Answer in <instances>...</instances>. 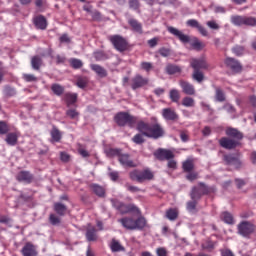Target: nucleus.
I'll list each match as a JSON object with an SVG mask.
<instances>
[{
    "mask_svg": "<svg viewBox=\"0 0 256 256\" xmlns=\"http://www.w3.org/2000/svg\"><path fill=\"white\" fill-rule=\"evenodd\" d=\"M136 129L139 133H142L144 137H148L149 139H160V137L165 135V130H163V127H161L159 123L151 125L140 120L137 123Z\"/></svg>",
    "mask_w": 256,
    "mask_h": 256,
    "instance_id": "1",
    "label": "nucleus"
},
{
    "mask_svg": "<svg viewBox=\"0 0 256 256\" xmlns=\"http://www.w3.org/2000/svg\"><path fill=\"white\" fill-rule=\"evenodd\" d=\"M118 222L121 223L124 229H128L129 231L145 229V226L147 225L145 217H139L136 220L131 217H124L119 219Z\"/></svg>",
    "mask_w": 256,
    "mask_h": 256,
    "instance_id": "2",
    "label": "nucleus"
},
{
    "mask_svg": "<svg viewBox=\"0 0 256 256\" xmlns=\"http://www.w3.org/2000/svg\"><path fill=\"white\" fill-rule=\"evenodd\" d=\"M114 121L119 127H125L128 125V127H135V125L139 122H137V117L129 114L128 112H118L114 116Z\"/></svg>",
    "mask_w": 256,
    "mask_h": 256,
    "instance_id": "3",
    "label": "nucleus"
},
{
    "mask_svg": "<svg viewBox=\"0 0 256 256\" xmlns=\"http://www.w3.org/2000/svg\"><path fill=\"white\" fill-rule=\"evenodd\" d=\"M110 202L114 209L118 210L121 215H127V213H133L137 211V206L134 204H125L117 199H110Z\"/></svg>",
    "mask_w": 256,
    "mask_h": 256,
    "instance_id": "4",
    "label": "nucleus"
},
{
    "mask_svg": "<svg viewBox=\"0 0 256 256\" xmlns=\"http://www.w3.org/2000/svg\"><path fill=\"white\" fill-rule=\"evenodd\" d=\"M109 41L114 45L117 51L123 52L127 49V40L120 35L110 36Z\"/></svg>",
    "mask_w": 256,
    "mask_h": 256,
    "instance_id": "5",
    "label": "nucleus"
},
{
    "mask_svg": "<svg viewBox=\"0 0 256 256\" xmlns=\"http://www.w3.org/2000/svg\"><path fill=\"white\" fill-rule=\"evenodd\" d=\"M255 231V225L250 222L243 221L238 225V233L242 237H249Z\"/></svg>",
    "mask_w": 256,
    "mask_h": 256,
    "instance_id": "6",
    "label": "nucleus"
},
{
    "mask_svg": "<svg viewBox=\"0 0 256 256\" xmlns=\"http://www.w3.org/2000/svg\"><path fill=\"white\" fill-rule=\"evenodd\" d=\"M145 85H149V79L143 77L141 74H137L131 79V89H133V91H137V89H141V87H145Z\"/></svg>",
    "mask_w": 256,
    "mask_h": 256,
    "instance_id": "7",
    "label": "nucleus"
},
{
    "mask_svg": "<svg viewBox=\"0 0 256 256\" xmlns=\"http://www.w3.org/2000/svg\"><path fill=\"white\" fill-rule=\"evenodd\" d=\"M154 156L158 161H169L170 159L175 158V154L171 150L159 148L156 152H154Z\"/></svg>",
    "mask_w": 256,
    "mask_h": 256,
    "instance_id": "8",
    "label": "nucleus"
},
{
    "mask_svg": "<svg viewBox=\"0 0 256 256\" xmlns=\"http://www.w3.org/2000/svg\"><path fill=\"white\" fill-rule=\"evenodd\" d=\"M219 145L223 147V149H236V147H239V145H241V142L237 141V140H233V138H229V137H222L219 140Z\"/></svg>",
    "mask_w": 256,
    "mask_h": 256,
    "instance_id": "9",
    "label": "nucleus"
},
{
    "mask_svg": "<svg viewBox=\"0 0 256 256\" xmlns=\"http://www.w3.org/2000/svg\"><path fill=\"white\" fill-rule=\"evenodd\" d=\"M225 65L231 69L234 73H241L243 71V66L235 58L228 57L225 59Z\"/></svg>",
    "mask_w": 256,
    "mask_h": 256,
    "instance_id": "10",
    "label": "nucleus"
},
{
    "mask_svg": "<svg viewBox=\"0 0 256 256\" xmlns=\"http://www.w3.org/2000/svg\"><path fill=\"white\" fill-rule=\"evenodd\" d=\"M167 31H169L171 35H174V37H177V39H179L181 43H189V41H191V38L188 35L183 34L181 30L175 27L169 26L167 28Z\"/></svg>",
    "mask_w": 256,
    "mask_h": 256,
    "instance_id": "11",
    "label": "nucleus"
},
{
    "mask_svg": "<svg viewBox=\"0 0 256 256\" xmlns=\"http://www.w3.org/2000/svg\"><path fill=\"white\" fill-rule=\"evenodd\" d=\"M186 25L188 27H192V29H197V31L202 34L203 37H207L209 35V32L203 25L199 23V21L195 19H190L186 22Z\"/></svg>",
    "mask_w": 256,
    "mask_h": 256,
    "instance_id": "12",
    "label": "nucleus"
},
{
    "mask_svg": "<svg viewBox=\"0 0 256 256\" xmlns=\"http://www.w3.org/2000/svg\"><path fill=\"white\" fill-rule=\"evenodd\" d=\"M223 161H225V163L227 165H232L233 167H235V169H241L243 162H241V160H239V158L235 157L232 154H226L223 156Z\"/></svg>",
    "mask_w": 256,
    "mask_h": 256,
    "instance_id": "13",
    "label": "nucleus"
},
{
    "mask_svg": "<svg viewBox=\"0 0 256 256\" xmlns=\"http://www.w3.org/2000/svg\"><path fill=\"white\" fill-rule=\"evenodd\" d=\"M118 161L122 167H137L128 153L121 152L120 156H118Z\"/></svg>",
    "mask_w": 256,
    "mask_h": 256,
    "instance_id": "14",
    "label": "nucleus"
},
{
    "mask_svg": "<svg viewBox=\"0 0 256 256\" xmlns=\"http://www.w3.org/2000/svg\"><path fill=\"white\" fill-rule=\"evenodd\" d=\"M227 137H230V139L234 141H241L243 139V133L239 131L237 128H227L225 131Z\"/></svg>",
    "mask_w": 256,
    "mask_h": 256,
    "instance_id": "15",
    "label": "nucleus"
},
{
    "mask_svg": "<svg viewBox=\"0 0 256 256\" xmlns=\"http://www.w3.org/2000/svg\"><path fill=\"white\" fill-rule=\"evenodd\" d=\"M17 181L20 183H32L33 182V174L29 171H20L16 175Z\"/></svg>",
    "mask_w": 256,
    "mask_h": 256,
    "instance_id": "16",
    "label": "nucleus"
},
{
    "mask_svg": "<svg viewBox=\"0 0 256 256\" xmlns=\"http://www.w3.org/2000/svg\"><path fill=\"white\" fill-rule=\"evenodd\" d=\"M162 116L166 121H177L179 119L177 112L171 108H164L162 110Z\"/></svg>",
    "mask_w": 256,
    "mask_h": 256,
    "instance_id": "17",
    "label": "nucleus"
},
{
    "mask_svg": "<svg viewBox=\"0 0 256 256\" xmlns=\"http://www.w3.org/2000/svg\"><path fill=\"white\" fill-rule=\"evenodd\" d=\"M179 85L185 95H195V86L193 84L185 80H180Z\"/></svg>",
    "mask_w": 256,
    "mask_h": 256,
    "instance_id": "18",
    "label": "nucleus"
},
{
    "mask_svg": "<svg viewBox=\"0 0 256 256\" xmlns=\"http://www.w3.org/2000/svg\"><path fill=\"white\" fill-rule=\"evenodd\" d=\"M191 67L194 71H201V69H208L207 62L203 59H192Z\"/></svg>",
    "mask_w": 256,
    "mask_h": 256,
    "instance_id": "19",
    "label": "nucleus"
},
{
    "mask_svg": "<svg viewBox=\"0 0 256 256\" xmlns=\"http://www.w3.org/2000/svg\"><path fill=\"white\" fill-rule=\"evenodd\" d=\"M128 24L130 27H132V31H135V33H139V35H143V25L141 22L137 21V19L130 18L128 20Z\"/></svg>",
    "mask_w": 256,
    "mask_h": 256,
    "instance_id": "20",
    "label": "nucleus"
},
{
    "mask_svg": "<svg viewBox=\"0 0 256 256\" xmlns=\"http://www.w3.org/2000/svg\"><path fill=\"white\" fill-rule=\"evenodd\" d=\"M22 255L23 256H37V249L33 244L26 243L25 246L22 248Z\"/></svg>",
    "mask_w": 256,
    "mask_h": 256,
    "instance_id": "21",
    "label": "nucleus"
},
{
    "mask_svg": "<svg viewBox=\"0 0 256 256\" xmlns=\"http://www.w3.org/2000/svg\"><path fill=\"white\" fill-rule=\"evenodd\" d=\"M90 68L92 71H95V73L100 77L101 79H104V77H107L108 73L107 70L98 64H91Z\"/></svg>",
    "mask_w": 256,
    "mask_h": 256,
    "instance_id": "22",
    "label": "nucleus"
},
{
    "mask_svg": "<svg viewBox=\"0 0 256 256\" xmlns=\"http://www.w3.org/2000/svg\"><path fill=\"white\" fill-rule=\"evenodd\" d=\"M90 189L97 197H105V188L99 184H90Z\"/></svg>",
    "mask_w": 256,
    "mask_h": 256,
    "instance_id": "23",
    "label": "nucleus"
},
{
    "mask_svg": "<svg viewBox=\"0 0 256 256\" xmlns=\"http://www.w3.org/2000/svg\"><path fill=\"white\" fill-rule=\"evenodd\" d=\"M122 149L120 148H106L104 150V153L107 157H109L110 159H113V157H120L121 153H122Z\"/></svg>",
    "mask_w": 256,
    "mask_h": 256,
    "instance_id": "24",
    "label": "nucleus"
},
{
    "mask_svg": "<svg viewBox=\"0 0 256 256\" xmlns=\"http://www.w3.org/2000/svg\"><path fill=\"white\" fill-rule=\"evenodd\" d=\"M54 211L60 217H64V215H66L67 213V206L61 202H56L54 203Z\"/></svg>",
    "mask_w": 256,
    "mask_h": 256,
    "instance_id": "25",
    "label": "nucleus"
},
{
    "mask_svg": "<svg viewBox=\"0 0 256 256\" xmlns=\"http://www.w3.org/2000/svg\"><path fill=\"white\" fill-rule=\"evenodd\" d=\"M34 25L37 27V29H47V19H45L43 16H38L34 18Z\"/></svg>",
    "mask_w": 256,
    "mask_h": 256,
    "instance_id": "26",
    "label": "nucleus"
},
{
    "mask_svg": "<svg viewBox=\"0 0 256 256\" xmlns=\"http://www.w3.org/2000/svg\"><path fill=\"white\" fill-rule=\"evenodd\" d=\"M165 71L168 75H175L177 73H181V67L175 64H167Z\"/></svg>",
    "mask_w": 256,
    "mask_h": 256,
    "instance_id": "27",
    "label": "nucleus"
},
{
    "mask_svg": "<svg viewBox=\"0 0 256 256\" xmlns=\"http://www.w3.org/2000/svg\"><path fill=\"white\" fill-rule=\"evenodd\" d=\"M165 217L169 221H176L177 217H179V211H177L175 208H170L166 210Z\"/></svg>",
    "mask_w": 256,
    "mask_h": 256,
    "instance_id": "28",
    "label": "nucleus"
},
{
    "mask_svg": "<svg viewBox=\"0 0 256 256\" xmlns=\"http://www.w3.org/2000/svg\"><path fill=\"white\" fill-rule=\"evenodd\" d=\"M110 249L112 253H119V251H125V247L119 243L116 239H112V242L110 244Z\"/></svg>",
    "mask_w": 256,
    "mask_h": 256,
    "instance_id": "29",
    "label": "nucleus"
},
{
    "mask_svg": "<svg viewBox=\"0 0 256 256\" xmlns=\"http://www.w3.org/2000/svg\"><path fill=\"white\" fill-rule=\"evenodd\" d=\"M87 241H97V229L95 227H89L86 230Z\"/></svg>",
    "mask_w": 256,
    "mask_h": 256,
    "instance_id": "30",
    "label": "nucleus"
},
{
    "mask_svg": "<svg viewBox=\"0 0 256 256\" xmlns=\"http://www.w3.org/2000/svg\"><path fill=\"white\" fill-rule=\"evenodd\" d=\"M41 65H43V59L39 56H34L31 59V66L34 71H39L41 69Z\"/></svg>",
    "mask_w": 256,
    "mask_h": 256,
    "instance_id": "31",
    "label": "nucleus"
},
{
    "mask_svg": "<svg viewBox=\"0 0 256 256\" xmlns=\"http://www.w3.org/2000/svg\"><path fill=\"white\" fill-rule=\"evenodd\" d=\"M230 21L233 25H236L237 27H241V25H244L245 22V16H231Z\"/></svg>",
    "mask_w": 256,
    "mask_h": 256,
    "instance_id": "32",
    "label": "nucleus"
},
{
    "mask_svg": "<svg viewBox=\"0 0 256 256\" xmlns=\"http://www.w3.org/2000/svg\"><path fill=\"white\" fill-rule=\"evenodd\" d=\"M169 98L171 99L172 103H179L181 99V94L179 93V90L177 89L170 90Z\"/></svg>",
    "mask_w": 256,
    "mask_h": 256,
    "instance_id": "33",
    "label": "nucleus"
},
{
    "mask_svg": "<svg viewBox=\"0 0 256 256\" xmlns=\"http://www.w3.org/2000/svg\"><path fill=\"white\" fill-rule=\"evenodd\" d=\"M190 197H191L192 201H199V199H201V197H203V194L201 193V190H199V188L193 187L190 192Z\"/></svg>",
    "mask_w": 256,
    "mask_h": 256,
    "instance_id": "34",
    "label": "nucleus"
},
{
    "mask_svg": "<svg viewBox=\"0 0 256 256\" xmlns=\"http://www.w3.org/2000/svg\"><path fill=\"white\" fill-rule=\"evenodd\" d=\"M17 134L16 133H8L6 136V143L12 147H14V145H17Z\"/></svg>",
    "mask_w": 256,
    "mask_h": 256,
    "instance_id": "35",
    "label": "nucleus"
},
{
    "mask_svg": "<svg viewBox=\"0 0 256 256\" xmlns=\"http://www.w3.org/2000/svg\"><path fill=\"white\" fill-rule=\"evenodd\" d=\"M141 183L143 181H151L153 179V172L150 170L140 171Z\"/></svg>",
    "mask_w": 256,
    "mask_h": 256,
    "instance_id": "36",
    "label": "nucleus"
},
{
    "mask_svg": "<svg viewBox=\"0 0 256 256\" xmlns=\"http://www.w3.org/2000/svg\"><path fill=\"white\" fill-rule=\"evenodd\" d=\"M186 208H187V211H189V213H192V214L197 213V200L188 201L186 204Z\"/></svg>",
    "mask_w": 256,
    "mask_h": 256,
    "instance_id": "37",
    "label": "nucleus"
},
{
    "mask_svg": "<svg viewBox=\"0 0 256 256\" xmlns=\"http://www.w3.org/2000/svg\"><path fill=\"white\" fill-rule=\"evenodd\" d=\"M65 99H66L68 107L70 105H74V103H77V94L66 93Z\"/></svg>",
    "mask_w": 256,
    "mask_h": 256,
    "instance_id": "38",
    "label": "nucleus"
},
{
    "mask_svg": "<svg viewBox=\"0 0 256 256\" xmlns=\"http://www.w3.org/2000/svg\"><path fill=\"white\" fill-rule=\"evenodd\" d=\"M221 219H222V221H224V223H227L228 225H233V223H234L233 215L229 212L222 213Z\"/></svg>",
    "mask_w": 256,
    "mask_h": 256,
    "instance_id": "39",
    "label": "nucleus"
},
{
    "mask_svg": "<svg viewBox=\"0 0 256 256\" xmlns=\"http://www.w3.org/2000/svg\"><path fill=\"white\" fill-rule=\"evenodd\" d=\"M192 78L194 79V81H197V83H203L205 75H203V72H200V70H194Z\"/></svg>",
    "mask_w": 256,
    "mask_h": 256,
    "instance_id": "40",
    "label": "nucleus"
},
{
    "mask_svg": "<svg viewBox=\"0 0 256 256\" xmlns=\"http://www.w3.org/2000/svg\"><path fill=\"white\" fill-rule=\"evenodd\" d=\"M215 91H216V94H215L216 101H218L219 103H223V101H225V93H223V90H221V88L219 87H216Z\"/></svg>",
    "mask_w": 256,
    "mask_h": 256,
    "instance_id": "41",
    "label": "nucleus"
},
{
    "mask_svg": "<svg viewBox=\"0 0 256 256\" xmlns=\"http://www.w3.org/2000/svg\"><path fill=\"white\" fill-rule=\"evenodd\" d=\"M3 93L6 97H15L17 95V91L11 86H5Z\"/></svg>",
    "mask_w": 256,
    "mask_h": 256,
    "instance_id": "42",
    "label": "nucleus"
},
{
    "mask_svg": "<svg viewBox=\"0 0 256 256\" xmlns=\"http://www.w3.org/2000/svg\"><path fill=\"white\" fill-rule=\"evenodd\" d=\"M129 177L132 181H137L138 183H141V171L133 170L129 173Z\"/></svg>",
    "mask_w": 256,
    "mask_h": 256,
    "instance_id": "43",
    "label": "nucleus"
},
{
    "mask_svg": "<svg viewBox=\"0 0 256 256\" xmlns=\"http://www.w3.org/2000/svg\"><path fill=\"white\" fill-rule=\"evenodd\" d=\"M51 90L53 91L54 95L61 96L63 95V92L65 91V88L59 84H53L51 86Z\"/></svg>",
    "mask_w": 256,
    "mask_h": 256,
    "instance_id": "44",
    "label": "nucleus"
},
{
    "mask_svg": "<svg viewBox=\"0 0 256 256\" xmlns=\"http://www.w3.org/2000/svg\"><path fill=\"white\" fill-rule=\"evenodd\" d=\"M93 55L97 61H106V59H109V56L103 51H96Z\"/></svg>",
    "mask_w": 256,
    "mask_h": 256,
    "instance_id": "45",
    "label": "nucleus"
},
{
    "mask_svg": "<svg viewBox=\"0 0 256 256\" xmlns=\"http://www.w3.org/2000/svg\"><path fill=\"white\" fill-rule=\"evenodd\" d=\"M182 105L184 107H195V99L187 96L182 99Z\"/></svg>",
    "mask_w": 256,
    "mask_h": 256,
    "instance_id": "46",
    "label": "nucleus"
},
{
    "mask_svg": "<svg viewBox=\"0 0 256 256\" xmlns=\"http://www.w3.org/2000/svg\"><path fill=\"white\" fill-rule=\"evenodd\" d=\"M51 137L52 140L56 143H59L61 141V132L57 128H53L51 131Z\"/></svg>",
    "mask_w": 256,
    "mask_h": 256,
    "instance_id": "47",
    "label": "nucleus"
},
{
    "mask_svg": "<svg viewBox=\"0 0 256 256\" xmlns=\"http://www.w3.org/2000/svg\"><path fill=\"white\" fill-rule=\"evenodd\" d=\"M70 65L73 69H81V67H83V61L77 58H72L70 60Z\"/></svg>",
    "mask_w": 256,
    "mask_h": 256,
    "instance_id": "48",
    "label": "nucleus"
},
{
    "mask_svg": "<svg viewBox=\"0 0 256 256\" xmlns=\"http://www.w3.org/2000/svg\"><path fill=\"white\" fill-rule=\"evenodd\" d=\"M129 9H132L133 11H139V8L141 7V3H139V0H128Z\"/></svg>",
    "mask_w": 256,
    "mask_h": 256,
    "instance_id": "49",
    "label": "nucleus"
},
{
    "mask_svg": "<svg viewBox=\"0 0 256 256\" xmlns=\"http://www.w3.org/2000/svg\"><path fill=\"white\" fill-rule=\"evenodd\" d=\"M143 137H145V135L140 132L132 138V141L133 143H136V145H142V143L145 141V138Z\"/></svg>",
    "mask_w": 256,
    "mask_h": 256,
    "instance_id": "50",
    "label": "nucleus"
},
{
    "mask_svg": "<svg viewBox=\"0 0 256 256\" xmlns=\"http://www.w3.org/2000/svg\"><path fill=\"white\" fill-rule=\"evenodd\" d=\"M183 169H184V171H186V173H191V171L194 169L193 161L186 160L183 163Z\"/></svg>",
    "mask_w": 256,
    "mask_h": 256,
    "instance_id": "51",
    "label": "nucleus"
},
{
    "mask_svg": "<svg viewBox=\"0 0 256 256\" xmlns=\"http://www.w3.org/2000/svg\"><path fill=\"white\" fill-rule=\"evenodd\" d=\"M244 25H247L249 27H255V25H256L255 17L244 16Z\"/></svg>",
    "mask_w": 256,
    "mask_h": 256,
    "instance_id": "52",
    "label": "nucleus"
},
{
    "mask_svg": "<svg viewBox=\"0 0 256 256\" xmlns=\"http://www.w3.org/2000/svg\"><path fill=\"white\" fill-rule=\"evenodd\" d=\"M49 221H50L51 225H54V226H57V225L61 224V218H59L55 214H50Z\"/></svg>",
    "mask_w": 256,
    "mask_h": 256,
    "instance_id": "53",
    "label": "nucleus"
},
{
    "mask_svg": "<svg viewBox=\"0 0 256 256\" xmlns=\"http://www.w3.org/2000/svg\"><path fill=\"white\" fill-rule=\"evenodd\" d=\"M140 69L149 73L153 69V64L151 62H141Z\"/></svg>",
    "mask_w": 256,
    "mask_h": 256,
    "instance_id": "54",
    "label": "nucleus"
},
{
    "mask_svg": "<svg viewBox=\"0 0 256 256\" xmlns=\"http://www.w3.org/2000/svg\"><path fill=\"white\" fill-rule=\"evenodd\" d=\"M215 247V244H213V242H211L210 240H207L206 242L202 243V249L204 251H211L213 250Z\"/></svg>",
    "mask_w": 256,
    "mask_h": 256,
    "instance_id": "55",
    "label": "nucleus"
},
{
    "mask_svg": "<svg viewBox=\"0 0 256 256\" xmlns=\"http://www.w3.org/2000/svg\"><path fill=\"white\" fill-rule=\"evenodd\" d=\"M9 133V126L5 121H0V135H7Z\"/></svg>",
    "mask_w": 256,
    "mask_h": 256,
    "instance_id": "56",
    "label": "nucleus"
},
{
    "mask_svg": "<svg viewBox=\"0 0 256 256\" xmlns=\"http://www.w3.org/2000/svg\"><path fill=\"white\" fill-rule=\"evenodd\" d=\"M198 191H200V193H202V195H207V193H209V188H207L205 186V183L200 182L197 186Z\"/></svg>",
    "mask_w": 256,
    "mask_h": 256,
    "instance_id": "57",
    "label": "nucleus"
},
{
    "mask_svg": "<svg viewBox=\"0 0 256 256\" xmlns=\"http://www.w3.org/2000/svg\"><path fill=\"white\" fill-rule=\"evenodd\" d=\"M23 79L27 81V83H35L37 82V77L33 74H24Z\"/></svg>",
    "mask_w": 256,
    "mask_h": 256,
    "instance_id": "58",
    "label": "nucleus"
},
{
    "mask_svg": "<svg viewBox=\"0 0 256 256\" xmlns=\"http://www.w3.org/2000/svg\"><path fill=\"white\" fill-rule=\"evenodd\" d=\"M66 115L67 117H70V119H77V117H79V112L75 109H70L66 111Z\"/></svg>",
    "mask_w": 256,
    "mask_h": 256,
    "instance_id": "59",
    "label": "nucleus"
},
{
    "mask_svg": "<svg viewBox=\"0 0 256 256\" xmlns=\"http://www.w3.org/2000/svg\"><path fill=\"white\" fill-rule=\"evenodd\" d=\"M158 53L161 57H169V55H171V49L162 47L158 50Z\"/></svg>",
    "mask_w": 256,
    "mask_h": 256,
    "instance_id": "60",
    "label": "nucleus"
},
{
    "mask_svg": "<svg viewBox=\"0 0 256 256\" xmlns=\"http://www.w3.org/2000/svg\"><path fill=\"white\" fill-rule=\"evenodd\" d=\"M206 25L209 27V29H213L214 31H218V29H220L219 24H217V22L214 20L208 21Z\"/></svg>",
    "mask_w": 256,
    "mask_h": 256,
    "instance_id": "61",
    "label": "nucleus"
},
{
    "mask_svg": "<svg viewBox=\"0 0 256 256\" xmlns=\"http://www.w3.org/2000/svg\"><path fill=\"white\" fill-rule=\"evenodd\" d=\"M191 46L194 48V49H201L203 47V43H201V41H199V39L195 38L193 40V42L191 43Z\"/></svg>",
    "mask_w": 256,
    "mask_h": 256,
    "instance_id": "62",
    "label": "nucleus"
},
{
    "mask_svg": "<svg viewBox=\"0 0 256 256\" xmlns=\"http://www.w3.org/2000/svg\"><path fill=\"white\" fill-rule=\"evenodd\" d=\"M156 255L158 256H167V249L160 247L156 250Z\"/></svg>",
    "mask_w": 256,
    "mask_h": 256,
    "instance_id": "63",
    "label": "nucleus"
},
{
    "mask_svg": "<svg viewBox=\"0 0 256 256\" xmlns=\"http://www.w3.org/2000/svg\"><path fill=\"white\" fill-rule=\"evenodd\" d=\"M221 255L222 256H235V254H233V251H231L228 248L222 249L221 250Z\"/></svg>",
    "mask_w": 256,
    "mask_h": 256,
    "instance_id": "64",
    "label": "nucleus"
}]
</instances>
